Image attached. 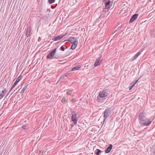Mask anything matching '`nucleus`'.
<instances>
[{
  "label": "nucleus",
  "mask_w": 155,
  "mask_h": 155,
  "mask_svg": "<svg viewBox=\"0 0 155 155\" xmlns=\"http://www.w3.org/2000/svg\"><path fill=\"white\" fill-rule=\"evenodd\" d=\"M108 91L107 90H103L100 91L97 98V101L99 102H103L107 97Z\"/></svg>",
  "instance_id": "obj_1"
},
{
  "label": "nucleus",
  "mask_w": 155,
  "mask_h": 155,
  "mask_svg": "<svg viewBox=\"0 0 155 155\" xmlns=\"http://www.w3.org/2000/svg\"><path fill=\"white\" fill-rule=\"evenodd\" d=\"M141 123L145 126H148L150 124L152 121L150 119H148L146 117V114L143 112H141L139 117Z\"/></svg>",
  "instance_id": "obj_2"
},
{
  "label": "nucleus",
  "mask_w": 155,
  "mask_h": 155,
  "mask_svg": "<svg viewBox=\"0 0 155 155\" xmlns=\"http://www.w3.org/2000/svg\"><path fill=\"white\" fill-rule=\"evenodd\" d=\"M78 112H76L75 111L72 112L71 119L75 124H76L78 121Z\"/></svg>",
  "instance_id": "obj_3"
},
{
  "label": "nucleus",
  "mask_w": 155,
  "mask_h": 155,
  "mask_svg": "<svg viewBox=\"0 0 155 155\" xmlns=\"http://www.w3.org/2000/svg\"><path fill=\"white\" fill-rule=\"evenodd\" d=\"M57 48H54L52 51H51L48 54L47 57V58L51 59L53 58H55V57H54V55L55 54Z\"/></svg>",
  "instance_id": "obj_4"
},
{
  "label": "nucleus",
  "mask_w": 155,
  "mask_h": 155,
  "mask_svg": "<svg viewBox=\"0 0 155 155\" xmlns=\"http://www.w3.org/2000/svg\"><path fill=\"white\" fill-rule=\"evenodd\" d=\"M104 114V121L107 118L110 114V112L109 109H106L103 113Z\"/></svg>",
  "instance_id": "obj_5"
},
{
  "label": "nucleus",
  "mask_w": 155,
  "mask_h": 155,
  "mask_svg": "<svg viewBox=\"0 0 155 155\" xmlns=\"http://www.w3.org/2000/svg\"><path fill=\"white\" fill-rule=\"evenodd\" d=\"M66 41H68L70 42L71 44L78 43V41L77 38L73 37L69 38L68 40Z\"/></svg>",
  "instance_id": "obj_6"
},
{
  "label": "nucleus",
  "mask_w": 155,
  "mask_h": 155,
  "mask_svg": "<svg viewBox=\"0 0 155 155\" xmlns=\"http://www.w3.org/2000/svg\"><path fill=\"white\" fill-rule=\"evenodd\" d=\"M102 60V59H101V57H99L98 59L96 60V62L94 64V66L95 67H97L99 65L100 63L101 62Z\"/></svg>",
  "instance_id": "obj_7"
},
{
  "label": "nucleus",
  "mask_w": 155,
  "mask_h": 155,
  "mask_svg": "<svg viewBox=\"0 0 155 155\" xmlns=\"http://www.w3.org/2000/svg\"><path fill=\"white\" fill-rule=\"evenodd\" d=\"M65 36L66 35H60L55 37L54 39H53V40L54 41H59Z\"/></svg>",
  "instance_id": "obj_8"
},
{
  "label": "nucleus",
  "mask_w": 155,
  "mask_h": 155,
  "mask_svg": "<svg viewBox=\"0 0 155 155\" xmlns=\"http://www.w3.org/2000/svg\"><path fill=\"white\" fill-rule=\"evenodd\" d=\"M138 16V14H134V15L130 18L129 21V23H130L134 22L136 19H137Z\"/></svg>",
  "instance_id": "obj_9"
},
{
  "label": "nucleus",
  "mask_w": 155,
  "mask_h": 155,
  "mask_svg": "<svg viewBox=\"0 0 155 155\" xmlns=\"http://www.w3.org/2000/svg\"><path fill=\"white\" fill-rule=\"evenodd\" d=\"M6 89L5 88L3 89V90L1 92L0 91V99H1L6 94Z\"/></svg>",
  "instance_id": "obj_10"
},
{
  "label": "nucleus",
  "mask_w": 155,
  "mask_h": 155,
  "mask_svg": "<svg viewBox=\"0 0 155 155\" xmlns=\"http://www.w3.org/2000/svg\"><path fill=\"white\" fill-rule=\"evenodd\" d=\"M113 146L111 144H110L109 147L107 148L105 151V153H109L112 149Z\"/></svg>",
  "instance_id": "obj_11"
},
{
  "label": "nucleus",
  "mask_w": 155,
  "mask_h": 155,
  "mask_svg": "<svg viewBox=\"0 0 155 155\" xmlns=\"http://www.w3.org/2000/svg\"><path fill=\"white\" fill-rule=\"evenodd\" d=\"M138 80L139 79L135 81V82H133L132 83L130 84L129 87V90H130L133 88V87L134 86L135 84L137 82Z\"/></svg>",
  "instance_id": "obj_12"
},
{
  "label": "nucleus",
  "mask_w": 155,
  "mask_h": 155,
  "mask_svg": "<svg viewBox=\"0 0 155 155\" xmlns=\"http://www.w3.org/2000/svg\"><path fill=\"white\" fill-rule=\"evenodd\" d=\"M81 66L80 65H77L73 68L71 70V71H75L78 70L81 68Z\"/></svg>",
  "instance_id": "obj_13"
},
{
  "label": "nucleus",
  "mask_w": 155,
  "mask_h": 155,
  "mask_svg": "<svg viewBox=\"0 0 155 155\" xmlns=\"http://www.w3.org/2000/svg\"><path fill=\"white\" fill-rule=\"evenodd\" d=\"M110 1H108L107 2L106 1L105 2V7L108 9L109 8H110Z\"/></svg>",
  "instance_id": "obj_14"
},
{
  "label": "nucleus",
  "mask_w": 155,
  "mask_h": 155,
  "mask_svg": "<svg viewBox=\"0 0 155 155\" xmlns=\"http://www.w3.org/2000/svg\"><path fill=\"white\" fill-rule=\"evenodd\" d=\"M78 44V43H75L72 44V45L70 48L72 49V50L74 49L75 48H76V47L77 46Z\"/></svg>",
  "instance_id": "obj_15"
},
{
  "label": "nucleus",
  "mask_w": 155,
  "mask_h": 155,
  "mask_svg": "<svg viewBox=\"0 0 155 155\" xmlns=\"http://www.w3.org/2000/svg\"><path fill=\"white\" fill-rule=\"evenodd\" d=\"M31 28H28L26 31V33H27V34H28V35H31Z\"/></svg>",
  "instance_id": "obj_16"
},
{
  "label": "nucleus",
  "mask_w": 155,
  "mask_h": 155,
  "mask_svg": "<svg viewBox=\"0 0 155 155\" xmlns=\"http://www.w3.org/2000/svg\"><path fill=\"white\" fill-rule=\"evenodd\" d=\"M68 48L67 46H66L65 45H64L62 46L59 49V50H61L63 51H64L65 49Z\"/></svg>",
  "instance_id": "obj_17"
},
{
  "label": "nucleus",
  "mask_w": 155,
  "mask_h": 155,
  "mask_svg": "<svg viewBox=\"0 0 155 155\" xmlns=\"http://www.w3.org/2000/svg\"><path fill=\"white\" fill-rule=\"evenodd\" d=\"M21 76L20 75L19 76H18V77L16 79L14 83V84H15L16 85L19 82V81H20V79H21Z\"/></svg>",
  "instance_id": "obj_18"
},
{
  "label": "nucleus",
  "mask_w": 155,
  "mask_h": 155,
  "mask_svg": "<svg viewBox=\"0 0 155 155\" xmlns=\"http://www.w3.org/2000/svg\"><path fill=\"white\" fill-rule=\"evenodd\" d=\"M28 85V84L26 85V86H25L24 87H23V89L21 90V91L20 93H21V94L22 95L23 94V93H24V91H25V90L27 88Z\"/></svg>",
  "instance_id": "obj_19"
},
{
  "label": "nucleus",
  "mask_w": 155,
  "mask_h": 155,
  "mask_svg": "<svg viewBox=\"0 0 155 155\" xmlns=\"http://www.w3.org/2000/svg\"><path fill=\"white\" fill-rule=\"evenodd\" d=\"M61 101L63 103H66L68 101L66 99V98L65 97H63L62 98Z\"/></svg>",
  "instance_id": "obj_20"
},
{
  "label": "nucleus",
  "mask_w": 155,
  "mask_h": 155,
  "mask_svg": "<svg viewBox=\"0 0 155 155\" xmlns=\"http://www.w3.org/2000/svg\"><path fill=\"white\" fill-rule=\"evenodd\" d=\"M101 151L99 149H97L96 150V152H95V154L97 155H99L100 154V153L101 152Z\"/></svg>",
  "instance_id": "obj_21"
},
{
  "label": "nucleus",
  "mask_w": 155,
  "mask_h": 155,
  "mask_svg": "<svg viewBox=\"0 0 155 155\" xmlns=\"http://www.w3.org/2000/svg\"><path fill=\"white\" fill-rule=\"evenodd\" d=\"M125 12V8H123L121 10L120 12L123 15H124L123 16V17L125 16V12Z\"/></svg>",
  "instance_id": "obj_22"
},
{
  "label": "nucleus",
  "mask_w": 155,
  "mask_h": 155,
  "mask_svg": "<svg viewBox=\"0 0 155 155\" xmlns=\"http://www.w3.org/2000/svg\"><path fill=\"white\" fill-rule=\"evenodd\" d=\"M138 56L135 54L134 56L131 59V60L132 61L136 59Z\"/></svg>",
  "instance_id": "obj_23"
},
{
  "label": "nucleus",
  "mask_w": 155,
  "mask_h": 155,
  "mask_svg": "<svg viewBox=\"0 0 155 155\" xmlns=\"http://www.w3.org/2000/svg\"><path fill=\"white\" fill-rule=\"evenodd\" d=\"M67 94H68V95H70L72 96V93L71 92V91H67Z\"/></svg>",
  "instance_id": "obj_24"
},
{
  "label": "nucleus",
  "mask_w": 155,
  "mask_h": 155,
  "mask_svg": "<svg viewBox=\"0 0 155 155\" xmlns=\"http://www.w3.org/2000/svg\"><path fill=\"white\" fill-rule=\"evenodd\" d=\"M48 1L50 4H51L54 2L55 0H48Z\"/></svg>",
  "instance_id": "obj_25"
},
{
  "label": "nucleus",
  "mask_w": 155,
  "mask_h": 155,
  "mask_svg": "<svg viewBox=\"0 0 155 155\" xmlns=\"http://www.w3.org/2000/svg\"><path fill=\"white\" fill-rule=\"evenodd\" d=\"M67 77V75L65 74L62 75L61 77V79H63L65 78V77Z\"/></svg>",
  "instance_id": "obj_26"
},
{
  "label": "nucleus",
  "mask_w": 155,
  "mask_h": 155,
  "mask_svg": "<svg viewBox=\"0 0 155 155\" xmlns=\"http://www.w3.org/2000/svg\"><path fill=\"white\" fill-rule=\"evenodd\" d=\"M26 126H23L22 127V128L24 129H26Z\"/></svg>",
  "instance_id": "obj_27"
},
{
  "label": "nucleus",
  "mask_w": 155,
  "mask_h": 155,
  "mask_svg": "<svg viewBox=\"0 0 155 155\" xmlns=\"http://www.w3.org/2000/svg\"><path fill=\"white\" fill-rule=\"evenodd\" d=\"M140 52H137L136 54L138 56L140 55Z\"/></svg>",
  "instance_id": "obj_28"
},
{
  "label": "nucleus",
  "mask_w": 155,
  "mask_h": 155,
  "mask_svg": "<svg viewBox=\"0 0 155 155\" xmlns=\"http://www.w3.org/2000/svg\"><path fill=\"white\" fill-rule=\"evenodd\" d=\"M16 85L15 84H14L13 86L12 87V89L13 87H14Z\"/></svg>",
  "instance_id": "obj_29"
},
{
  "label": "nucleus",
  "mask_w": 155,
  "mask_h": 155,
  "mask_svg": "<svg viewBox=\"0 0 155 155\" xmlns=\"http://www.w3.org/2000/svg\"><path fill=\"white\" fill-rule=\"evenodd\" d=\"M71 101L72 103L75 102V100L74 99H73L71 100Z\"/></svg>",
  "instance_id": "obj_30"
},
{
  "label": "nucleus",
  "mask_w": 155,
  "mask_h": 155,
  "mask_svg": "<svg viewBox=\"0 0 155 155\" xmlns=\"http://www.w3.org/2000/svg\"><path fill=\"white\" fill-rule=\"evenodd\" d=\"M28 34H27V33H26V36L27 37H28V36H30L31 35H28Z\"/></svg>",
  "instance_id": "obj_31"
},
{
  "label": "nucleus",
  "mask_w": 155,
  "mask_h": 155,
  "mask_svg": "<svg viewBox=\"0 0 155 155\" xmlns=\"http://www.w3.org/2000/svg\"><path fill=\"white\" fill-rule=\"evenodd\" d=\"M120 27H118L117 28V31H118L119 30H120Z\"/></svg>",
  "instance_id": "obj_32"
},
{
  "label": "nucleus",
  "mask_w": 155,
  "mask_h": 155,
  "mask_svg": "<svg viewBox=\"0 0 155 155\" xmlns=\"http://www.w3.org/2000/svg\"><path fill=\"white\" fill-rule=\"evenodd\" d=\"M10 92L9 91V92L7 94L6 97H6L10 93Z\"/></svg>",
  "instance_id": "obj_33"
},
{
  "label": "nucleus",
  "mask_w": 155,
  "mask_h": 155,
  "mask_svg": "<svg viewBox=\"0 0 155 155\" xmlns=\"http://www.w3.org/2000/svg\"><path fill=\"white\" fill-rule=\"evenodd\" d=\"M117 31V30H116L114 31V32L113 33V34H114L115 33H116Z\"/></svg>",
  "instance_id": "obj_34"
},
{
  "label": "nucleus",
  "mask_w": 155,
  "mask_h": 155,
  "mask_svg": "<svg viewBox=\"0 0 155 155\" xmlns=\"http://www.w3.org/2000/svg\"><path fill=\"white\" fill-rule=\"evenodd\" d=\"M12 88H11L9 92H10V91H12Z\"/></svg>",
  "instance_id": "obj_35"
},
{
  "label": "nucleus",
  "mask_w": 155,
  "mask_h": 155,
  "mask_svg": "<svg viewBox=\"0 0 155 155\" xmlns=\"http://www.w3.org/2000/svg\"><path fill=\"white\" fill-rule=\"evenodd\" d=\"M108 1V0H104V2H105V1Z\"/></svg>",
  "instance_id": "obj_36"
},
{
  "label": "nucleus",
  "mask_w": 155,
  "mask_h": 155,
  "mask_svg": "<svg viewBox=\"0 0 155 155\" xmlns=\"http://www.w3.org/2000/svg\"><path fill=\"white\" fill-rule=\"evenodd\" d=\"M67 35V34H64V35Z\"/></svg>",
  "instance_id": "obj_37"
},
{
  "label": "nucleus",
  "mask_w": 155,
  "mask_h": 155,
  "mask_svg": "<svg viewBox=\"0 0 155 155\" xmlns=\"http://www.w3.org/2000/svg\"><path fill=\"white\" fill-rule=\"evenodd\" d=\"M154 153L155 154V151L154 152Z\"/></svg>",
  "instance_id": "obj_38"
},
{
  "label": "nucleus",
  "mask_w": 155,
  "mask_h": 155,
  "mask_svg": "<svg viewBox=\"0 0 155 155\" xmlns=\"http://www.w3.org/2000/svg\"><path fill=\"white\" fill-rule=\"evenodd\" d=\"M100 17H101V16H100V17H99V18H100Z\"/></svg>",
  "instance_id": "obj_39"
}]
</instances>
